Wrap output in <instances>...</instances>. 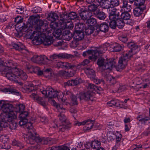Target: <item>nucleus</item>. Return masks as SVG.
Here are the masks:
<instances>
[{"instance_id": "obj_1", "label": "nucleus", "mask_w": 150, "mask_h": 150, "mask_svg": "<svg viewBox=\"0 0 150 150\" xmlns=\"http://www.w3.org/2000/svg\"><path fill=\"white\" fill-rule=\"evenodd\" d=\"M21 112L19 115L20 120L19 124L21 126H23L28 131L27 133L24 137L25 140L27 143L31 144H35L36 142L40 144H47L48 143L47 141L45 138H40L37 134L32 123L28 122L26 117L28 116V113L26 111Z\"/></svg>"}, {"instance_id": "obj_2", "label": "nucleus", "mask_w": 150, "mask_h": 150, "mask_svg": "<svg viewBox=\"0 0 150 150\" xmlns=\"http://www.w3.org/2000/svg\"><path fill=\"white\" fill-rule=\"evenodd\" d=\"M50 35V36L44 34L41 35L40 38L37 37L35 38V39L34 40V42L36 45H38L42 43L44 45L48 46L53 43L54 45L58 46L62 45V43L58 40L53 41V37Z\"/></svg>"}, {"instance_id": "obj_3", "label": "nucleus", "mask_w": 150, "mask_h": 150, "mask_svg": "<svg viewBox=\"0 0 150 150\" xmlns=\"http://www.w3.org/2000/svg\"><path fill=\"white\" fill-rule=\"evenodd\" d=\"M13 109L12 105L9 104L5 103L2 107L3 112L2 114L5 116L7 120L10 121L17 118V112L13 111Z\"/></svg>"}, {"instance_id": "obj_4", "label": "nucleus", "mask_w": 150, "mask_h": 150, "mask_svg": "<svg viewBox=\"0 0 150 150\" xmlns=\"http://www.w3.org/2000/svg\"><path fill=\"white\" fill-rule=\"evenodd\" d=\"M59 112L60 114L58 117H59L60 122L58 124H56L55 126L51 127L53 128L57 127L59 132H64L65 129L71 127V123L67 120L66 116L63 113L64 112H62H62Z\"/></svg>"}, {"instance_id": "obj_5", "label": "nucleus", "mask_w": 150, "mask_h": 150, "mask_svg": "<svg viewBox=\"0 0 150 150\" xmlns=\"http://www.w3.org/2000/svg\"><path fill=\"white\" fill-rule=\"evenodd\" d=\"M116 63L115 59H112L105 60L102 58H100L98 59L97 62L98 64L102 69L110 71L115 67Z\"/></svg>"}, {"instance_id": "obj_6", "label": "nucleus", "mask_w": 150, "mask_h": 150, "mask_svg": "<svg viewBox=\"0 0 150 150\" xmlns=\"http://www.w3.org/2000/svg\"><path fill=\"white\" fill-rule=\"evenodd\" d=\"M103 50V48L102 47L97 48L96 50H88L84 52L83 53V55L85 56L91 55L89 57V59L93 61H95L99 55L102 53Z\"/></svg>"}, {"instance_id": "obj_7", "label": "nucleus", "mask_w": 150, "mask_h": 150, "mask_svg": "<svg viewBox=\"0 0 150 150\" xmlns=\"http://www.w3.org/2000/svg\"><path fill=\"white\" fill-rule=\"evenodd\" d=\"M35 23H36L34 26V27L36 31H34L32 33L31 35V36L34 37V38L33 40L34 43V40L35 39V38L36 37L40 38L41 35L42 34H44L46 35V33H41L42 29L41 27L44 24V21L42 20H37Z\"/></svg>"}, {"instance_id": "obj_8", "label": "nucleus", "mask_w": 150, "mask_h": 150, "mask_svg": "<svg viewBox=\"0 0 150 150\" xmlns=\"http://www.w3.org/2000/svg\"><path fill=\"white\" fill-rule=\"evenodd\" d=\"M16 72V69H10L9 70L4 71L2 74L9 80L16 81L17 79Z\"/></svg>"}, {"instance_id": "obj_9", "label": "nucleus", "mask_w": 150, "mask_h": 150, "mask_svg": "<svg viewBox=\"0 0 150 150\" xmlns=\"http://www.w3.org/2000/svg\"><path fill=\"white\" fill-rule=\"evenodd\" d=\"M132 55L131 54L126 53L120 58L118 61V66L119 68L123 69L127 65L129 58H131Z\"/></svg>"}, {"instance_id": "obj_10", "label": "nucleus", "mask_w": 150, "mask_h": 150, "mask_svg": "<svg viewBox=\"0 0 150 150\" xmlns=\"http://www.w3.org/2000/svg\"><path fill=\"white\" fill-rule=\"evenodd\" d=\"M61 101L62 103V104L56 103L54 106L57 109L59 112H62V111L63 112H65L67 107L70 104L67 101V99H63Z\"/></svg>"}, {"instance_id": "obj_11", "label": "nucleus", "mask_w": 150, "mask_h": 150, "mask_svg": "<svg viewBox=\"0 0 150 150\" xmlns=\"http://www.w3.org/2000/svg\"><path fill=\"white\" fill-rule=\"evenodd\" d=\"M77 17V14L74 12H71L69 13L68 15L67 14L66 12H65L62 14L61 15V20H63V21L66 22L67 20H74Z\"/></svg>"}, {"instance_id": "obj_12", "label": "nucleus", "mask_w": 150, "mask_h": 150, "mask_svg": "<svg viewBox=\"0 0 150 150\" xmlns=\"http://www.w3.org/2000/svg\"><path fill=\"white\" fill-rule=\"evenodd\" d=\"M55 67L59 68H66L67 69H73L76 67V66L72 64L67 62H58L55 65Z\"/></svg>"}, {"instance_id": "obj_13", "label": "nucleus", "mask_w": 150, "mask_h": 150, "mask_svg": "<svg viewBox=\"0 0 150 150\" xmlns=\"http://www.w3.org/2000/svg\"><path fill=\"white\" fill-rule=\"evenodd\" d=\"M55 91L50 86L47 87L45 90H43L41 91L42 94L45 95L47 97L52 98L55 96L54 94L55 93Z\"/></svg>"}, {"instance_id": "obj_14", "label": "nucleus", "mask_w": 150, "mask_h": 150, "mask_svg": "<svg viewBox=\"0 0 150 150\" xmlns=\"http://www.w3.org/2000/svg\"><path fill=\"white\" fill-rule=\"evenodd\" d=\"M82 9L83 8H81L82 11L79 14L80 16L84 21L86 20L87 21L89 18H91L92 16V13L90 11H86V10H82Z\"/></svg>"}, {"instance_id": "obj_15", "label": "nucleus", "mask_w": 150, "mask_h": 150, "mask_svg": "<svg viewBox=\"0 0 150 150\" xmlns=\"http://www.w3.org/2000/svg\"><path fill=\"white\" fill-rule=\"evenodd\" d=\"M3 65L5 67L4 69V71L7 70L11 69H16V65L14 62L11 60H8L4 62Z\"/></svg>"}, {"instance_id": "obj_16", "label": "nucleus", "mask_w": 150, "mask_h": 150, "mask_svg": "<svg viewBox=\"0 0 150 150\" xmlns=\"http://www.w3.org/2000/svg\"><path fill=\"white\" fill-rule=\"evenodd\" d=\"M93 93L91 91H88L84 93L80 94L79 98L80 100H92Z\"/></svg>"}, {"instance_id": "obj_17", "label": "nucleus", "mask_w": 150, "mask_h": 150, "mask_svg": "<svg viewBox=\"0 0 150 150\" xmlns=\"http://www.w3.org/2000/svg\"><path fill=\"white\" fill-rule=\"evenodd\" d=\"M127 46L131 49L128 53L131 54L132 55V56L133 55L136 54L138 51V46L136 45L134 42H131L128 43Z\"/></svg>"}, {"instance_id": "obj_18", "label": "nucleus", "mask_w": 150, "mask_h": 150, "mask_svg": "<svg viewBox=\"0 0 150 150\" xmlns=\"http://www.w3.org/2000/svg\"><path fill=\"white\" fill-rule=\"evenodd\" d=\"M81 79L80 78H76L75 79L69 80L65 82L64 83V86H76L81 83Z\"/></svg>"}, {"instance_id": "obj_19", "label": "nucleus", "mask_w": 150, "mask_h": 150, "mask_svg": "<svg viewBox=\"0 0 150 150\" xmlns=\"http://www.w3.org/2000/svg\"><path fill=\"white\" fill-rule=\"evenodd\" d=\"M101 143L98 140H94L91 143H87L85 145V147L87 149H89L90 147L93 149H97L100 146Z\"/></svg>"}, {"instance_id": "obj_20", "label": "nucleus", "mask_w": 150, "mask_h": 150, "mask_svg": "<svg viewBox=\"0 0 150 150\" xmlns=\"http://www.w3.org/2000/svg\"><path fill=\"white\" fill-rule=\"evenodd\" d=\"M108 9L110 12V15L109 16L110 20H112L114 18H115L117 17V13L120 11L117 10L116 8L113 6L111 7L110 6Z\"/></svg>"}, {"instance_id": "obj_21", "label": "nucleus", "mask_w": 150, "mask_h": 150, "mask_svg": "<svg viewBox=\"0 0 150 150\" xmlns=\"http://www.w3.org/2000/svg\"><path fill=\"white\" fill-rule=\"evenodd\" d=\"M30 97L41 105L43 106L45 105V102L43 100L42 98L39 96L37 94L35 93H33L30 95Z\"/></svg>"}, {"instance_id": "obj_22", "label": "nucleus", "mask_w": 150, "mask_h": 150, "mask_svg": "<svg viewBox=\"0 0 150 150\" xmlns=\"http://www.w3.org/2000/svg\"><path fill=\"white\" fill-rule=\"evenodd\" d=\"M16 72L17 79H19L23 80H25L28 78V76L25 72L20 69H16Z\"/></svg>"}, {"instance_id": "obj_23", "label": "nucleus", "mask_w": 150, "mask_h": 150, "mask_svg": "<svg viewBox=\"0 0 150 150\" xmlns=\"http://www.w3.org/2000/svg\"><path fill=\"white\" fill-rule=\"evenodd\" d=\"M71 55L66 54H53L50 57L52 60L57 58H68L71 57Z\"/></svg>"}, {"instance_id": "obj_24", "label": "nucleus", "mask_w": 150, "mask_h": 150, "mask_svg": "<svg viewBox=\"0 0 150 150\" xmlns=\"http://www.w3.org/2000/svg\"><path fill=\"white\" fill-rule=\"evenodd\" d=\"M61 28L62 29H71L74 27V25L72 21H70L67 20L66 22L63 21L61 24Z\"/></svg>"}, {"instance_id": "obj_25", "label": "nucleus", "mask_w": 150, "mask_h": 150, "mask_svg": "<svg viewBox=\"0 0 150 150\" xmlns=\"http://www.w3.org/2000/svg\"><path fill=\"white\" fill-rule=\"evenodd\" d=\"M63 21L62 20H61V17H60V19L59 21V22L57 23L56 22H54V21H52L50 24V26L51 28L53 30H55L57 29L58 28H60L61 24H62V23H63Z\"/></svg>"}, {"instance_id": "obj_26", "label": "nucleus", "mask_w": 150, "mask_h": 150, "mask_svg": "<svg viewBox=\"0 0 150 150\" xmlns=\"http://www.w3.org/2000/svg\"><path fill=\"white\" fill-rule=\"evenodd\" d=\"M85 126L84 129L88 130L92 129L94 122V121L88 120L84 121Z\"/></svg>"}, {"instance_id": "obj_27", "label": "nucleus", "mask_w": 150, "mask_h": 150, "mask_svg": "<svg viewBox=\"0 0 150 150\" xmlns=\"http://www.w3.org/2000/svg\"><path fill=\"white\" fill-rule=\"evenodd\" d=\"M146 8L145 6L143 7H138L135 8L133 11L134 15L136 16H139L142 13L143 11Z\"/></svg>"}, {"instance_id": "obj_28", "label": "nucleus", "mask_w": 150, "mask_h": 150, "mask_svg": "<svg viewBox=\"0 0 150 150\" xmlns=\"http://www.w3.org/2000/svg\"><path fill=\"white\" fill-rule=\"evenodd\" d=\"M123 3L122 8L124 9V11L128 12H130L132 9L131 5L129 4L126 0H123Z\"/></svg>"}, {"instance_id": "obj_29", "label": "nucleus", "mask_w": 150, "mask_h": 150, "mask_svg": "<svg viewBox=\"0 0 150 150\" xmlns=\"http://www.w3.org/2000/svg\"><path fill=\"white\" fill-rule=\"evenodd\" d=\"M75 73V71L73 70L71 71H61L59 72V74L64 76L72 77L73 76Z\"/></svg>"}, {"instance_id": "obj_30", "label": "nucleus", "mask_w": 150, "mask_h": 150, "mask_svg": "<svg viewBox=\"0 0 150 150\" xmlns=\"http://www.w3.org/2000/svg\"><path fill=\"white\" fill-rule=\"evenodd\" d=\"M75 35L76 39L78 41L82 40L84 38L85 36L84 33L79 30H75Z\"/></svg>"}, {"instance_id": "obj_31", "label": "nucleus", "mask_w": 150, "mask_h": 150, "mask_svg": "<svg viewBox=\"0 0 150 150\" xmlns=\"http://www.w3.org/2000/svg\"><path fill=\"white\" fill-rule=\"evenodd\" d=\"M117 26L120 28H122L125 25V22L122 19L119 17L120 14L118 12L117 14Z\"/></svg>"}, {"instance_id": "obj_32", "label": "nucleus", "mask_w": 150, "mask_h": 150, "mask_svg": "<svg viewBox=\"0 0 150 150\" xmlns=\"http://www.w3.org/2000/svg\"><path fill=\"white\" fill-rule=\"evenodd\" d=\"M129 1L131 4L134 2V4L136 6L141 7V6H145L144 5V0H129Z\"/></svg>"}, {"instance_id": "obj_33", "label": "nucleus", "mask_w": 150, "mask_h": 150, "mask_svg": "<svg viewBox=\"0 0 150 150\" xmlns=\"http://www.w3.org/2000/svg\"><path fill=\"white\" fill-rule=\"evenodd\" d=\"M13 47L16 50L19 51H22V53H24L26 51L25 50V46L21 43H19L18 44H13Z\"/></svg>"}, {"instance_id": "obj_34", "label": "nucleus", "mask_w": 150, "mask_h": 150, "mask_svg": "<svg viewBox=\"0 0 150 150\" xmlns=\"http://www.w3.org/2000/svg\"><path fill=\"white\" fill-rule=\"evenodd\" d=\"M94 14L100 20H104L106 17L105 13L103 11H100L99 10L96 11Z\"/></svg>"}, {"instance_id": "obj_35", "label": "nucleus", "mask_w": 150, "mask_h": 150, "mask_svg": "<svg viewBox=\"0 0 150 150\" xmlns=\"http://www.w3.org/2000/svg\"><path fill=\"white\" fill-rule=\"evenodd\" d=\"M104 79L108 81L111 85H113L116 82V81L115 78L112 77L109 74H106L104 76Z\"/></svg>"}, {"instance_id": "obj_36", "label": "nucleus", "mask_w": 150, "mask_h": 150, "mask_svg": "<svg viewBox=\"0 0 150 150\" xmlns=\"http://www.w3.org/2000/svg\"><path fill=\"white\" fill-rule=\"evenodd\" d=\"M120 14L119 17L123 20H127L129 19L130 17V16L128 12H125L122 13L120 11L119 12Z\"/></svg>"}, {"instance_id": "obj_37", "label": "nucleus", "mask_w": 150, "mask_h": 150, "mask_svg": "<svg viewBox=\"0 0 150 150\" xmlns=\"http://www.w3.org/2000/svg\"><path fill=\"white\" fill-rule=\"evenodd\" d=\"M64 30V29H62L61 27H60V28H59L55 30H53V33H52V34H51L50 35H48L50 36V35H51V36H52L53 35L56 38H58L61 34V33L62 32V30Z\"/></svg>"}, {"instance_id": "obj_38", "label": "nucleus", "mask_w": 150, "mask_h": 150, "mask_svg": "<svg viewBox=\"0 0 150 150\" xmlns=\"http://www.w3.org/2000/svg\"><path fill=\"white\" fill-rule=\"evenodd\" d=\"M85 72L87 75H91L90 78H93L95 76V72L92 69L88 67L85 68L84 69Z\"/></svg>"}, {"instance_id": "obj_39", "label": "nucleus", "mask_w": 150, "mask_h": 150, "mask_svg": "<svg viewBox=\"0 0 150 150\" xmlns=\"http://www.w3.org/2000/svg\"><path fill=\"white\" fill-rule=\"evenodd\" d=\"M109 2L106 0H101L99 2L100 6L104 8L108 9L110 6Z\"/></svg>"}, {"instance_id": "obj_40", "label": "nucleus", "mask_w": 150, "mask_h": 150, "mask_svg": "<svg viewBox=\"0 0 150 150\" xmlns=\"http://www.w3.org/2000/svg\"><path fill=\"white\" fill-rule=\"evenodd\" d=\"M108 26L106 23H103L101 24L99 26V28L100 31L104 32H106L108 31Z\"/></svg>"}, {"instance_id": "obj_41", "label": "nucleus", "mask_w": 150, "mask_h": 150, "mask_svg": "<svg viewBox=\"0 0 150 150\" xmlns=\"http://www.w3.org/2000/svg\"><path fill=\"white\" fill-rule=\"evenodd\" d=\"M59 18L57 14L54 13H51L48 15V19L52 21H56Z\"/></svg>"}, {"instance_id": "obj_42", "label": "nucleus", "mask_w": 150, "mask_h": 150, "mask_svg": "<svg viewBox=\"0 0 150 150\" xmlns=\"http://www.w3.org/2000/svg\"><path fill=\"white\" fill-rule=\"evenodd\" d=\"M85 24L83 23H78L75 26V30H79L82 31L85 28Z\"/></svg>"}, {"instance_id": "obj_43", "label": "nucleus", "mask_w": 150, "mask_h": 150, "mask_svg": "<svg viewBox=\"0 0 150 150\" xmlns=\"http://www.w3.org/2000/svg\"><path fill=\"white\" fill-rule=\"evenodd\" d=\"M16 118L12 119L10 121L7 120L10 122L9 124V127L10 129L11 130L15 129L17 127V124L16 122L13 120H16Z\"/></svg>"}, {"instance_id": "obj_44", "label": "nucleus", "mask_w": 150, "mask_h": 150, "mask_svg": "<svg viewBox=\"0 0 150 150\" xmlns=\"http://www.w3.org/2000/svg\"><path fill=\"white\" fill-rule=\"evenodd\" d=\"M55 93L54 94L55 96H54L53 98H57L59 101H61L64 99H63V96L64 93L62 92L59 91H55Z\"/></svg>"}, {"instance_id": "obj_45", "label": "nucleus", "mask_w": 150, "mask_h": 150, "mask_svg": "<svg viewBox=\"0 0 150 150\" xmlns=\"http://www.w3.org/2000/svg\"><path fill=\"white\" fill-rule=\"evenodd\" d=\"M86 23L88 24L89 26H93L96 24L97 21L95 19L91 18L86 21Z\"/></svg>"}, {"instance_id": "obj_46", "label": "nucleus", "mask_w": 150, "mask_h": 150, "mask_svg": "<svg viewBox=\"0 0 150 150\" xmlns=\"http://www.w3.org/2000/svg\"><path fill=\"white\" fill-rule=\"evenodd\" d=\"M71 104L72 105H78V103L77 98L76 96L74 95L70 96Z\"/></svg>"}, {"instance_id": "obj_47", "label": "nucleus", "mask_w": 150, "mask_h": 150, "mask_svg": "<svg viewBox=\"0 0 150 150\" xmlns=\"http://www.w3.org/2000/svg\"><path fill=\"white\" fill-rule=\"evenodd\" d=\"M99 88H100L98 87L95 85L91 83H89L88 87V88L90 90L89 91L92 92L94 90L97 91V90H99Z\"/></svg>"}, {"instance_id": "obj_48", "label": "nucleus", "mask_w": 150, "mask_h": 150, "mask_svg": "<svg viewBox=\"0 0 150 150\" xmlns=\"http://www.w3.org/2000/svg\"><path fill=\"white\" fill-rule=\"evenodd\" d=\"M40 64H47L49 60L48 58L44 55L40 56Z\"/></svg>"}, {"instance_id": "obj_49", "label": "nucleus", "mask_w": 150, "mask_h": 150, "mask_svg": "<svg viewBox=\"0 0 150 150\" xmlns=\"http://www.w3.org/2000/svg\"><path fill=\"white\" fill-rule=\"evenodd\" d=\"M64 33L65 34L64 35V38L66 40H70L72 38V36L70 33V31L69 30L65 31Z\"/></svg>"}, {"instance_id": "obj_50", "label": "nucleus", "mask_w": 150, "mask_h": 150, "mask_svg": "<svg viewBox=\"0 0 150 150\" xmlns=\"http://www.w3.org/2000/svg\"><path fill=\"white\" fill-rule=\"evenodd\" d=\"M110 27L112 29H115L117 25V17L113 19L110 20Z\"/></svg>"}, {"instance_id": "obj_51", "label": "nucleus", "mask_w": 150, "mask_h": 150, "mask_svg": "<svg viewBox=\"0 0 150 150\" xmlns=\"http://www.w3.org/2000/svg\"><path fill=\"white\" fill-rule=\"evenodd\" d=\"M107 137L108 140L112 141L115 139L116 136L113 132H109L107 134Z\"/></svg>"}, {"instance_id": "obj_52", "label": "nucleus", "mask_w": 150, "mask_h": 150, "mask_svg": "<svg viewBox=\"0 0 150 150\" xmlns=\"http://www.w3.org/2000/svg\"><path fill=\"white\" fill-rule=\"evenodd\" d=\"M94 30V27L92 26H90L88 28L85 29V32L86 34L89 35L93 33Z\"/></svg>"}, {"instance_id": "obj_53", "label": "nucleus", "mask_w": 150, "mask_h": 150, "mask_svg": "<svg viewBox=\"0 0 150 150\" xmlns=\"http://www.w3.org/2000/svg\"><path fill=\"white\" fill-rule=\"evenodd\" d=\"M40 56L37 55H34L31 58V60L34 62L40 64Z\"/></svg>"}, {"instance_id": "obj_54", "label": "nucleus", "mask_w": 150, "mask_h": 150, "mask_svg": "<svg viewBox=\"0 0 150 150\" xmlns=\"http://www.w3.org/2000/svg\"><path fill=\"white\" fill-rule=\"evenodd\" d=\"M108 106L112 107L113 106L117 107L119 105V102L116 100H111L110 102L108 103Z\"/></svg>"}, {"instance_id": "obj_55", "label": "nucleus", "mask_w": 150, "mask_h": 150, "mask_svg": "<svg viewBox=\"0 0 150 150\" xmlns=\"http://www.w3.org/2000/svg\"><path fill=\"white\" fill-rule=\"evenodd\" d=\"M88 9L89 11L91 12H95L96 11H97L98 10V6L96 5L95 4H93L88 6Z\"/></svg>"}, {"instance_id": "obj_56", "label": "nucleus", "mask_w": 150, "mask_h": 150, "mask_svg": "<svg viewBox=\"0 0 150 150\" xmlns=\"http://www.w3.org/2000/svg\"><path fill=\"white\" fill-rule=\"evenodd\" d=\"M51 69H47L44 70L43 76L46 77H48L51 75Z\"/></svg>"}, {"instance_id": "obj_57", "label": "nucleus", "mask_w": 150, "mask_h": 150, "mask_svg": "<svg viewBox=\"0 0 150 150\" xmlns=\"http://www.w3.org/2000/svg\"><path fill=\"white\" fill-rule=\"evenodd\" d=\"M119 39L123 42L125 43L127 42L128 38L127 35H122L119 37Z\"/></svg>"}, {"instance_id": "obj_58", "label": "nucleus", "mask_w": 150, "mask_h": 150, "mask_svg": "<svg viewBox=\"0 0 150 150\" xmlns=\"http://www.w3.org/2000/svg\"><path fill=\"white\" fill-rule=\"evenodd\" d=\"M79 44L78 41L76 39L71 42L70 45L71 47L75 48L77 47Z\"/></svg>"}, {"instance_id": "obj_59", "label": "nucleus", "mask_w": 150, "mask_h": 150, "mask_svg": "<svg viewBox=\"0 0 150 150\" xmlns=\"http://www.w3.org/2000/svg\"><path fill=\"white\" fill-rule=\"evenodd\" d=\"M114 47L113 52H119L121 50L122 47L119 44H114Z\"/></svg>"}, {"instance_id": "obj_60", "label": "nucleus", "mask_w": 150, "mask_h": 150, "mask_svg": "<svg viewBox=\"0 0 150 150\" xmlns=\"http://www.w3.org/2000/svg\"><path fill=\"white\" fill-rule=\"evenodd\" d=\"M17 109L18 112H23L25 109V106L23 104H20L17 107Z\"/></svg>"}, {"instance_id": "obj_61", "label": "nucleus", "mask_w": 150, "mask_h": 150, "mask_svg": "<svg viewBox=\"0 0 150 150\" xmlns=\"http://www.w3.org/2000/svg\"><path fill=\"white\" fill-rule=\"evenodd\" d=\"M23 20V18L21 16H17L15 19V22L17 25L21 23Z\"/></svg>"}, {"instance_id": "obj_62", "label": "nucleus", "mask_w": 150, "mask_h": 150, "mask_svg": "<svg viewBox=\"0 0 150 150\" xmlns=\"http://www.w3.org/2000/svg\"><path fill=\"white\" fill-rule=\"evenodd\" d=\"M37 88L38 87L37 86L35 85V86H34L33 84H31L30 85L29 88H28V89L29 91L32 92L36 90Z\"/></svg>"}, {"instance_id": "obj_63", "label": "nucleus", "mask_w": 150, "mask_h": 150, "mask_svg": "<svg viewBox=\"0 0 150 150\" xmlns=\"http://www.w3.org/2000/svg\"><path fill=\"white\" fill-rule=\"evenodd\" d=\"M40 121L45 124H47L48 123V120L46 117L43 116H41L40 117Z\"/></svg>"}, {"instance_id": "obj_64", "label": "nucleus", "mask_w": 150, "mask_h": 150, "mask_svg": "<svg viewBox=\"0 0 150 150\" xmlns=\"http://www.w3.org/2000/svg\"><path fill=\"white\" fill-rule=\"evenodd\" d=\"M0 140L2 144H4L8 142V139L6 137L2 136L0 138Z\"/></svg>"}]
</instances>
